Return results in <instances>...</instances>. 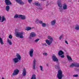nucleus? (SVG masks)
<instances>
[{
	"label": "nucleus",
	"instance_id": "obj_23",
	"mask_svg": "<svg viewBox=\"0 0 79 79\" xmlns=\"http://www.w3.org/2000/svg\"><path fill=\"white\" fill-rule=\"evenodd\" d=\"M31 29H32V28L29 27H27L26 29V31H30V30H31Z\"/></svg>",
	"mask_w": 79,
	"mask_h": 79
},
{
	"label": "nucleus",
	"instance_id": "obj_20",
	"mask_svg": "<svg viewBox=\"0 0 79 79\" xmlns=\"http://www.w3.org/2000/svg\"><path fill=\"white\" fill-rule=\"evenodd\" d=\"M63 53V52L61 50H60L58 52V55L59 56L62 55Z\"/></svg>",
	"mask_w": 79,
	"mask_h": 79
},
{
	"label": "nucleus",
	"instance_id": "obj_16",
	"mask_svg": "<svg viewBox=\"0 0 79 79\" xmlns=\"http://www.w3.org/2000/svg\"><path fill=\"white\" fill-rule=\"evenodd\" d=\"M30 37H34L35 36V34L34 32H31L30 35Z\"/></svg>",
	"mask_w": 79,
	"mask_h": 79
},
{
	"label": "nucleus",
	"instance_id": "obj_26",
	"mask_svg": "<svg viewBox=\"0 0 79 79\" xmlns=\"http://www.w3.org/2000/svg\"><path fill=\"white\" fill-rule=\"evenodd\" d=\"M35 4L36 6H40V3H39V2H35Z\"/></svg>",
	"mask_w": 79,
	"mask_h": 79
},
{
	"label": "nucleus",
	"instance_id": "obj_5",
	"mask_svg": "<svg viewBox=\"0 0 79 79\" xmlns=\"http://www.w3.org/2000/svg\"><path fill=\"white\" fill-rule=\"evenodd\" d=\"M15 35L17 37H19L21 39L23 38V33L20 32H16Z\"/></svg>",
	"mask_w": 79,
	"mask_h": 79
},
{
	"label": "nucleus",
	"instance_id": "obj_22",
	"mask_svg": "<svg viewBox=\"0 0 79 79\" xmlns=\"http://www.w3.org/2000/svg\"><path fill=\"white\" fill-rule=\"evenodd\" d=\"M10 6H6V10L7 11H9L10 10Z\"/></svg>",
	"mask_w": 79,
	"mask_h": 79
},
{
	"label": "nucleus",
	"instance_id": "obj_6",
	"mask_svg": "<svg viewBox=\"0 0 79 79\" xmlns=\"http://www.w3.org/2000/svg\"><path fill=\"white\" fill-rule=\"evenodd\" d=\"M73 66H75V67H79V64L77 62H74L72 63L71 65H70L69 67L70 68H72Z\"/></svg>",
	"mask_w": 79,
	"mask_h": 79
},
{
	"label": "nucleus",
	"instance_id": "obj_13",
	"mask_svg": "<svg viewBox=\"0 0 79 79\" xmlns=\"http://www.w3.org/2000/svg\"><path fill=\"white\" fill-rule=\"evenodd\" d=\"M55 23H56V20L54 19L51 22V24L52 26H54L55 24Z\"/></svg>",
	"mask_w": 79,
	"mask_h": 79
},
{
	"label": "nucleus",
	"instance_id": "obj_30",
	"mask_svg": "<svg viewBox=\"0 0 79 79\" xmlns=\"http://www.w3.org/2000/svg\"><path fill=\"white\" fill-rule=\"evenodd\" d=\"M40 67L41 71H43V67L42 66H40Z\"/></svg>",
	"mask_w": 79,
	"mask_h": 79
},
{
	"label": "nucleus",
	"instance_id": "obj_32",
	"mask_svg": "<svg viewBox=\"0 0 79 79\" xmlns=\"http://www.w3.org/2000/svg\"><path fill=\"white\" fill-rule=\"evenodd\" d=\"M43 55H44V56H47V55L48 54L46 52H44L43 53Z\"/></svg>",
	"mask_w": 79,
	"mask_h": 79
},
{
	"label": "nucleus",
	"instance_id": "obj_15",
	"mask_svg": "<svg viewBox=\"0 0 79 79\" xmlns=\"http://www.w3.org/2000/svg\"><path fill=\"white\" fill-rule=\"evenodd\" d=\"M23 72L22 73V74H23V76H26V69H23Z\"/></svg>",
	"mask_w": 79,
	"mask_h": 79
},
{
	"label": "nucleus",
	"instance_id": "obj_7",
	"mask_svg": "<svg viewBox=\"0 0 79 79\" xmlns=\"http://www.w3.org/2000/svg\"><path fill=\"white\" fill-rule=\"evenodd\" d=\"M19 72V69H16L14 70L13 73H12V76H16V75H18Z\"/></svg>",
	"mask_w": 79,
	"mask_h": 79
},
{
	"label": "nucleus",
	"instance_id": "obj_38",
	"mask_svg": "<svg viewBox=\"0 0 79 79\" xmlns=\"http://www.w3.org/2000/svg\"><path fill=\"white\" fill-rule=\"evenodd\" d=\"M60 57L61 58H64V55H62L60 56Z\"/></svg>",
	"mask_w": 79,
	"mask_h": 79
},
{
	"label": "nucleus",
	"instance_id": "obj_9",
	"mask_svg": "<svg viewBox=\"0 0 79 79\" xmlns=\"http://www.w3.org/2000/svg\"><path fill=\"white\" fill-rule=\"evenodd\" d=\"M34 52V49L32 48L29 51V54L30 57H33V53Z\"/></svg>",
	"mask_w": 79,
	"mask_h": 79
},
{
	"label": "nucleus",
	"instance_id": "obj_42",
	"mask_svg": "<svg viewBox=\"0 0 79 79\" xmlns=\"http://www.w3.org/2000/svg\"><path fill=\"white\" fill-rule=\"evenodd\" d=\"M76 71H79V69H77Z\"/></svg>",
	"mask_w": 79,
	"mask_h": 79
},
{
	"label": "nucleus",
	"instance_id": "obj_11",
	"mask_svg": "<svg viewBox=\"0 0 79 79\" xmlns=\"http://www.w3.org/2000/svg\"><path fill=\"white\" fill-rule=\"evenodd\" d=\"M52 59L54 61H58V60L55 55H53L52 56Z\"/></svg>",
	"mask_w": 79,
	"mask_h": 79
},
{
	"label": "nucleus",
	"instance_id": "obj_17",
	"mask_svg": "<svg viewBox=\"0 0 79 79\" xmlns=\"http://www.w3.org/2000/svg\"><path fill=\"white\" fill-rule=\"evenodd\" d=\"M67 57L68 60H69V61H72L73 60V59H72L71 57L69 56V55H67Z\"/></svg>",
	"mask_w": 79,
	"mask_h": 79
},
{
	"label": "nucleus",
	"instance_id": "obj_2",
	"mask_svg": "<svg viewBox=\"0 0 79 79\" xmlns=\"http://www.w3.org/2000/svg\"><path fill=\"white\" fill-rule=\"evenodd\" d=\"M17 58H15L13 59V61L14 63H17L19 61H21V57L19 54L17 53L16 55Z\"/></svg>",
	"mask_w": 79,
	"mask_h": 79
},
{
	"label": "nucleus",
	"instance_id": "obj_39",
	"mask_svg": "<svg viewBox=\"0 0 79 79\" xmlns=\"http://www.w3.org/2000/svg\"><path fill=\"white\" fill-rule=\"evenodd\" d=\"M19 31V29H15V32H16V31Z\"/></svg>",
	"mask_w": 79,
	"mask_h": 79
},
{
	"label": "nucleus",
	"instance_id": "obj_4",
	"mask_svg": "<svg viewBox=\"0 0 79 79\" xmlns=\"http://www.w3.org/2000/svg\"><path fill=\"white\" fill-rule=\"evenodd\" d=\"M64 75L62 74V71L61 70H59L58 71V73L57 75V77L58 79H62Z\"/></svg>",
	"mask_w": 79,
	"mask_h": 79
},
{
	"label": "nucleus",
	"instance_id": "obj_10",
	"mask_svg": "<svg viewBox=\"0 0 79 79\" xmlns=\"http://www.w3.org/2000/svg\"><path fill=\"white\" fill-rule=\"evenodd\" d=\"M15 1L17 3H18L20 5H24V3L21 0H15Z\"/></svg>",
	"mask_w": 79,
	"mask_h": 79
},
{
	"label": "nucleus",
	"instance_id": "obj_41",
	"mask_svg": "<svg viewBox=\"0 0 79 79\" xmlns=\"http://www.w3.org/2000/svg\"><path fill=\"white\" fill-rule=\"evenodd\" d=\"M39 21V19H36V22H38Z\"/></svg>",
	"mask_w": 79,
	"mask_h": 79
},
{
	"label": "nucleus",
	"instance_id": "obj_34",
	"mask_svg": "<svg viewBox=\"0 0 79 79\" xmlns=\"http://www.w3.org/2000/svg\"><path fill=\"white\" fill-rule=\"evenodd\" d=\"M9 39H12V35H10L9 36Z\"/></svg>",
	"mask_w": 79,
	"mask_h": 79
},
{
	"label": "nucleus",
	"instance_id": "obj_43",
	"mask_svg": "<svg viewBox=\"0 0 79 79\" xmlns=\"http://www.w3.org/2000/svg\"><path fill=\"white\" fill-rule=\"evenodd\" d=\"M2 20V17L0 16V21Z\"/></svg>",
	"mask_w": 79,
	"mask_h": 79
},
{
	"label": "nucleus",
	"instance_id": "obj_12",
	"mask_svg": "<svg viewBox=\"0 0 79 79\" xmlns=\"http://www.w3.org/2000/svg\"><path fill=\"white\" fill-rule=\"evenodd\" d=\"M19 18H21V19H22L23 20H24L26 19V16L19 15Z\"/></svg>",
	"mask_w": 79,
	"mask_h": 79
},
{
	"label": "nucleus",
	"instance_id": "obj_19",
	"mask_svg": "<svg viewBox=\"0 0 79 79\" xmlns=\"http://www.w3.org/2000/svg\"><path fill=\"white\" fill-rule=\"evenodd\" d=\"M75 29L78 31L79 30V25L77 24L75 25Z\"/></svg>",
	"mask_w": 79,
	"mask_h": 79
},
{
	"label": "nucleus",
	"instance_id": "obj_36",
	"mask_svg": "<svg viewBox=\"0 0 79 79\" xmlns=\"http://www.w3.org/2000/svg\"><path fill=\"white\" fill-rule=\"evenodd\" d=\"M39 23H40V24H42V23H43V21L40 20L39 21Z\"/></svg>",
	"mask_w": 79,
	"mask_h": 79
},
{
	"label": "nucleus",
	"instance_id": "obj_14",
	"mask_svg": "<svg viewBox=\"0 0 79 79\" xmlns=\"http://www.w3.org/2000/svg\"><path fill=\"white\" fill-rule=\"evenodd\" d=\"M35 62H36L35 59H34L33 64V69L34 70L35 69Z\"/></svg>",
	"mask_w": 79,
	"mask_h": 79
},
{
	"label": "nucleus",
	"instance_id": "obj_33",
	"mask_svg": "<svg viewBox=\"0 0 79 79\" xmlns=\"http://www.w3.org/2000/svg\"><path fill=\"white\" fill-rule=\"evenodd\" d=\"M39 40H40V39H37L35 40V42H38Z\"/></svg>",
	"mask_w": 79,
	"mask_h": 79
},
{
	"label": "nucleus",
	"instance_id": "obj_35",
	"mask_svg": "<svg viewBox=\"0 0 79 79\" xmlns=\"http://www.w3.org/2000/svg\"><path fill=\"white\" fill-rule=\"evenodd\" d=\"M28 2L29 3H31V2H32V0H27Z\"/></svg>",
	"mask_w": 79,
	"mask_h": 79
},
{
	"label": "nucleus",
	"instance_id": "obj_18",
	"mask_svg": "<svg viewBox=\"0 0 79 79\" xmlns=\"http://www.w3.org/2000/svg\"><path fill=\"white\" fill-rule=\"evenodd\" d=\"M7 40L8 43L10 45H12V42H11V41L9 40V38H8L7 39Z\"/></svg>",
	"mask_w": 79,
	"mask_h": 79
},
{
	"label": "nucleus",
	"instance_id": "obj_25",
	"mask_svg": "<svg viewBox=\"0 0 79 79\" xmlns=\"http://www.w3.org/2000/svg\"><path fill=\"white\" fill-rule=\"evenodd\" d=\"M0 43L1 45H3V40L0 37Z\"/></svg>",
	"mask_w": 79,
	"mask_h": 79
},
{
	"label": "nucleus",
	"instance_id": "obj_37",
	"mask_svg": "<svg viewBox=\"0 0 79 79\" xmlns=\"http://www.w3.org/2000/svg\"><path fill=\"white\" fill-rule=\"evenodd\" d=\"M73 77H77L78 76V75L77 74H76V75H73Z\"/></svg>",
	"mask_w": 79,
	"mask_h": 79
},
{
	"label": "nucleus",
	"instance_id": "obj_21",
	"mask_svg": "<svg viewBox=\"0 0 79 79\" xmlns=\"http://www.w3.org/2000/svg\"><path fill=\"white\" fill-rule=\"evenodd\" d=\"M55 68L58 69V70H59V69H60V66H59V63H58V65H55Z\"/></svg>",
	"mask_w": 79,
	"mask_h": 79
},
{
	"label": "nucleus",
	"instance_id": "obj_24",
	"mask_svg": "<svg viewBox=\"0 0 79 79\" xmlns=\"http://www.w3.org/2000/svg\"><path fill=\"white\" fill-rule=\"evenodd\" d=\"M31 79H36V77H35V75L34 74L33 75Z\"/></svg>",
	"mask_w": 79,
	"mask_h": 79
},
{
	"label": "nucleus",
	"instance_id": "obj_44",
	"mask_svg": "<svg viewBox=\"0 0 79 79\" xmlns=\"http://www.w3.org/2000/svg\"><path fill=\"white\" fill-rule=\"evenodd\" d=\"M2 79H4V77H2Z\"/></svg>",
	"mask_w": 79,
	"mask_h": 79
},
{
	"label": "nucleus",
	"instance_id": "obj_29",
	"mask_svg": "<svg viewBox=\"0 0 79 79\" xmlns=\"http://www.w3.org/2000/svg\"><path fill=\"white\" fill-rule=\"evenodd\" d=\"M42 25L43 27H46V26H47L46 23H43L42 24Z\"/></svg>",
	"mask_w": 79,
	"mask_h": 79
},
{
	"label": "nucleus",
	"instance_id": "obj_8",
	"mask_svg": "<svg viewBox=\"0 0 79 79\" xmlns=\"http://www.w3.org/2000/svg\"><path fill=\"white\" fill-rule=\"evenodd\" d=\"M5 2L6 5L7 6L10 5L12 4L10 0H5Z\"/></svg>",
	"mask_w": 79,
	"mask_h": 79
},
{
	"label": "nucleus",
	"instance_id": "obj_31",
	"mask_svg": "<svg viewBox=\"0 0 79 79\" xmlns=\"http://www.w3.org/2000/svg\"><path fill=\"white\" fill-rule=\"evenodd\" d=\"M63 35H60V36L59 37V39H60V40H61V39H62V37H63Z\"/></svg>",
	"mask_w": 79,
	"mask_h": 79
},
{
	"label": "nucleus",
	"instance_id": "obj_28",
	"mask_svg": "<svg viewBox=\"0 0 79 79\" xmlns=\"http://www.w3.org/2000/svg\"><path fill=\"white\" fill-rule=\"evenodd\" d=\"M5 19H5V16H2V22H3L5 20Z\"/></svg>",
	"mask_w": 79,
	"mask_h": 79
},
{
	"label": "nucleus",
	"instance_id": "obj_1",
	"mask_svg": "<svg viewBox=\"0 0 79 79\" xmlns=\"http://www.w3.org/2000/svg\"><path fill=\"white\" fill-rule=\"evenodd\" d=\"M61 0H58L57 1V4L58 6L59 7V9L60 11L62 12L63 10H66L67 9V5L65 3L63 4V8H62V5L61 3Z\"/></svg>",
	"mask_w": 79,
	"mask_h": 79
},
{
	"label": "nucleus",
	"instance_id": "obj_27",
	"mask_svg": "<svg viewBox=\"0 0 79 79\" xmlns=\"http://www.w3.org/2000/svg\"><path fill=\"white\" fill-rule=\"evenodd\" d=\"M19 18V15H18L16 14L14 16V18Z\"/></svg>",
	"mask_w": 79,
	"mask_h": 79
},
{
	"label": "nucleus",
	"instance_id": "obj_3",
	"mask_svg": "<svg viewBox=\"0 0 79 79\" xmlns=\"http://www.w3.org/2000/svg\"><path fill=\"white\" fill-rule=\"evenodd\" d=\"M48 38L49 40H46V42L48 45H51L52 43V42H53V38L50 36H48Z\"/></svg>",
	"mask_w": 79,
	"mask_h": 79
},
{
	"label": "nucleus",
	"instance_id": "obj_45",
	"mask_svg": "<svg viewBox=\"0 0 79 79\" xmlns=\"http://www.w3.org/2000/svg\"><path fill=\"white\" fill-rule=\"evenodd\" d=\"M40 10H42V8H40Z\"/></svg>",
	"mask_w": 79,
	"mask_h": 79
},
{
	"label": "nucleus",
	"instance_id": "obj_40",
	"mask_svg": "<svg viewBox=\"0 0 79 79\" xmlns=\"http://www.w3.org/2000/svg\"><path fill=\"white\" fill-rule=\"evenodd\" d=\"M65 42L66 43V44H68V41H65Z\"/></svg>",
	"mask_w": 79,
	"mask_h": 79
}]
</instances>
